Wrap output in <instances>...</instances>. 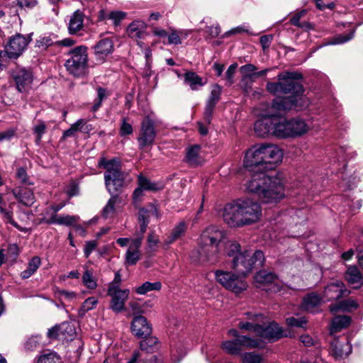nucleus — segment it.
I'll use <instances>...</instances> for the list:
<instances>
[{
	"label": "nucleus",
	"mask_w": 363,
	"mask_h": 363,
	"mask_svg": "<svg viewBox=\"0 0 363 363\" xmlns=\"http://www.w3.org/2000/svg\"><path fill=\"white\" fill-rule=\"evenodd\" d=\"M282 158V150L272 143H257L245 152L244 167L250 172H255L245 184L246 190L256 194L263 203H277L284 196L280 178L264 172L274 169Z\"/></svg>",
	"instance_id": "nucleus-1"
},
{
	"label": "nucleus",
	"mask_w": 363,
	"mask_h": 363,
	"mask_svg": "<svg viewBox=\"0 0 363 363\" xmlns=\"http://www.w3.org/2000/svg\"><path fill=\"white\" fill-rule=\"evenodd\" d=\"M303 77L298 72H284L277 76L278 82H268L266 89L274 96L290 94L277 97L272 101V108L278 111L299 110L308 106V99L303 97L304 89L298 82Z\"/></svg>",
	"instance_id": "nucleus-2"
},
{
	"label": "nucleus",
	"mask_w": 363,
	"mask_h": 363,
	"mask_svg": "<svg viewBox=\"0 0 363 363\" xmlns=\"http://www.w3.org/2000/svg\"><path fill=\"white\" fill-rule=\"evenodd\" d=\"M262 216L260 204L251 199H239L225 205L223 221L230 228H241L258 222Z\"/></svg>",
	"instance_id": "nucleus-3"
},
{
	"label": "nucleus",
	"mask_w": 363,
	"mask_h": 363,
	"mask_svg": "<svg viewBox=\"0 0 363 363\" xmlns=\"http://www.w3.org/2000/svg\"><path fill=\"white\" fill-rule=\"evenodd\" d=\"M224 238V231L218 227H207L201 235L199 247L189 254L191 261L196 264H216L218 261V245Z\"/></svg>",
	"instance_id": "nucleus-4"
},
{
	"label": "nucleus",
	"mask_w": 363,
	"mask_h": 363,
	"mask_svg": "<svg viewBox=\"0 0 363 363\" xmlns=\"http://www.w3.org/2000/svg\"><path fill=\"white\" fill-rule=\"evenodd\" d=\"M348 147H328L325 150V157L323 160L325 168L330 169L331 174H335L340 181L338 185L343 191L352 189L357 184L356 177L346 171L347 158L349 157Z\"/></svg>",
	"instance_id": "nucleus-5"
},
{
	"label": "nucleus",
	"mask_w": 363,
	"mask_h": 363,
	"mask_svg": "<svg viewBox=\"0 0 363 363\" xmlns=\"http://www.w3.org/2000/svg\"><path fill=\"white\" fill-rule=\"evenodd\" d=\"M225 254L232 258V268L242 275H246L254 269L262 267L265 260L262 250L242 251L240 245L235 240H230L226 243Z\"/></svg>",
	"instance_id": "nucleus-6"
},
{
	"label": "nucleus",
	"mask_w": 363,
	"mask_h": 363,
	"mask_svg": "<svg viewBox=\"0 0 363 363\" xmlns=\"http://www.w3.org/2000/svg\"><path fill=\"white\" fill-rule=\"evenodd\" d=\"M98 165L106 169L104 180L108 193L112 196L118 194L124 184V175L121 171L119 159L114 157L107 160L105 157H101Z\"/></svg>",
	"instance_id": "nucleus-7"
},
{
	"label": "nucleus",
	"mask_w": 363,
	"mask_h": 363,
	"mask_svg": "<svg viewBox=\"0 0 363 363\" xmlns=\"http://www.w3.org/2000/svg\"><path fill=\"white\" fill-rule=\"evenodd\" d=\"M32 33H16L9 38L4 50L0 51V69L6 68L8 59H17L32 40Z\"/></svg>",
	"instance_id": "nucleus-8"
},
{
	"label": "nucleus",
	"mask_w": 363,
	"mask_h": 363,
	"mask_svg": "<svg viewBox=\"0 0 363 363\" xmlns=\"http://www.w3.org/2000/svg\"><path fill=\"white\" fill-rule=\"evenodd\" d=\"M88 48L79 45L69 50L68 59L65 62L66 70L75 77L84 76L88 70Z\"/></svg>",
	"instance_id": "nucleus-9"
},
{
	"label": "nucleus",
	"mask_w": 363,
	"mask_h": 363,
	"mask_svg": "<svg viewBox=\"0 0 363 363\" xmlns=\"http://www.w3.org/2000/svg\"><path fill=\"white\" fill-rule=\"evenodd\" d=\"M308 130L306 122L300 118L289 120L280 117L279 138L299 137Z\"/></svg>",
	"instance_id": "nucleus-10"
},
{
	"label": "nucleus",
	"mask_w": 363,
	"mask_h": 363,
	"mask_svg": "<svg viewBox=\"0 0 363 363\" xmlns=\"http://www.w3.org/2000/svg\"><path fill=\"white\" fill-rule=\"evenodd\" d=\"M221 348L231 355H239L243 349L262 348V342L257 338L240 337L238 339L223 341Z\"/></svg>",
	"instance_id": "nucleus-11"
},
{
	"label": "nucleus",
	"mask_w": 363,
	"mask_h": 363,
	"mask_svg": "<svg viewBox=\"0 0 363 363\" xmlns=\"http://www.w3.org/2000/svg\"><path fill=\"white\" fill-rule=\"evenodd\" d=\"M214 274L216 281L229 291L239 294L247 289L246 281L231 272L216 270Z\"/></svg>",
	"instance_id": "nucleus-12"
},
{
	"label": "nucleus",
	"mask_w": 363,
	"mask_h": 363,
	"mask_svg": "<svg viewBox=\"0 0 363 363\" xmlns=\"http://www.w3.org/2000/svg\"><path fill=\"white\" fill-rule=\"evenodd\" d=\"M280 117L266 116L257 119L254 124L255 134L260 138L273 135L279 138Z\"/></svg>",
	"instance_id": "nucleus-13"
},
{
	"label": "nucleus",
	"mask_w": 363,
	"mask_h": 363,
	"mask_svg": "<svg viewBox=\"0 0 363 363\" xmlns=\"http://www.w3.org/2000/svg\"><path fill=\"white\" fill-rule=\"evenodd\" d=\"M76 43V40L71 38H66L62 40H59L58 36L55 33H48L40 35L36 39L35 46L41 51L46 50L50 47H66L70 48Z\"/></svg>",
	"instance_id": "nucleus-14"
},
{
	"label": "nucleus",
	"mask_w": 363,
	"mask_h": 363,
	"mask_svg": "<svg viewBox=\"0 0 363 363\" xmlns=\"http://www.w3.org/2000/svg\"><path fill=\"white\" fill-rule=\"evenodd\" d=\"M156 138L155 122L150 116H147L141 123L140 135L138 138L139 149L144 150L153 145Z\"/></svg>",
	"instance_id": "nucleus-15"
},
{
	"label": "nucleus",
	"mask_w": 363,
	"mask_h": 363,
	"mask_svg": "<svg viewBox=\"0 0 363 363\" xmlns=\"http://www.w3.org/2000/svg\"><path fill=\"white\" fill-rule=\"evenodd\" d=\"M11 76L19 92H28L30 89L33 81L30 68L16 67L13 70Z\"/></svg>",
	"instance_id": "nucleus-16"
},
{
	"label": "nucleus",
	"mask_w": 363,
	"mask_h": 363,
	"mask_svg": "<svg viewBox=\"0 0 363 363\" xmlns=\"http://www.w3.org/2000/svg\"><path fill=\"white\" fill-rule=\"evenodd\" d=\"M255 335L259 337L264 347V340L274 342L284 337L283 330L275 322H271L267 325L259 324L255 329Z\"/></svg>",
	"instance_id": "nucleus-17"
},
{
	"label": "nucleus",
	"mask_w": 363,
	"mask_h": 363,
	"mask_svg": "<svg viewBox=\"0 0 363 363\" xmlns=\"http://www.w3.org/2000/svg\"><path fill=\"white\" fill-rule=\"evenodd\" d=\"M107 294L111 298L109 304L110 309L116 313H119L125 310V303L130 295L129 289L112 290L111 289H108Z\"/></svg>",
	"instance_id": "nucleus-18"
},
{
	"label": "nucleus",
	"mask_w": 363,
	"mask_h": 363,
	"mask_svg": "<svg viewBox=\"0 0 363 363\" xmlns=\"http://www.w3.org/2000/svg\"><path fill=\"white\" fill-rule=\"evenodd\" d=\"M86 16L83 11L77 9L67 16L65 20L67 32L69 35H79L84 30V20Z\"/></svg>",
	"instance_id": "nucleus-19"
},
{
	"label": "nucleus",
	"mask_w": 363,
	"mask_h": 363,
	"mask_svg": "<svg viewBox=\"0 0 363 363\" xmlns=\"http://www.w3.org/2000/svg\"><path fill=\"white\" fill-rule=\"evenodd\" d=\"M222 87L218 84H214L210 95L206 102L203 120L206 124H210L216 104L220 99Z\"/></svg>",
	"instance_id": "nucleus-20"
},
{
	"label": "nucleus",
	"mask_w": 363,
	"mask_h": 363,
	"mask_svg": "<svg viewBox=\"0 0 363 363\" xmlns=\"http://www.w3.org/2000/svg\"><path fill=\"white\" fill-rule=\"evenodd\" d=\"M351 291L342 281H336L328 284L324 290V297L327 301H338L348 297Z\"/></svg>",
	"instance_id": "nucleus-21"
},
{
	"label": "nucleus",
	"mask_w": 363,
	"mask_h": 363,
	"mask_svg": "<svg viewBox=\"0 0 363 363\" xmlns=\"http://www.w3.org/2000/svg\"><path fill=\"white\" fill-rule=\"evenodd\" d=\"M113 43L108 38H105L98 41L92 47L97 63L102 64L105 62L107 57L113 52Z\"/></svg>",
	"instance_id": "nucleus-22"
},
{
	"label": "nucleus",
	"mask_w": 363,
	"mask_h": 363,
	"mask_svg": "<svg viewBox=\"0 0 363 363\" xmlns=\"http://www.w3.org/2000/svg\"><path fill=\"white\" fill-rule=\"evenodd\" d=\"M131 332L139 339L147 337L152 334V325L143 315H136L131 322Z\"/></svg>",
	"instance_id": "nucleus-23"
},
{
	"label": "nucleus",
	"mask_w": 363,
	"mask_h": 363,
	"mask_svg": "<svg viewBox=\"0 0 363 363\" xmlns=\"http://www.w3.org/2000/svg\"><path fill=\"white\" fill-rule=\"evenodd\" d=\"M330 349L335 358L347 357L352 352V346L347 339L342 341L339 338H334L330 342Z\"/></svg>",
	"instance_id": "nucleus-24"
},
{
	"label": "nucleus",
	"mask_w": 363,
	"mask_h": 363,
	"mask_svg": "<svg viewBox=\"0 0 363 363\" xmlns=\"http://www.w3.org/2000/svg\"><path fill=\"white\" fill-rule=\"evenodd\" d=\"M344 278L347 284L354 289H359L363 286V274L355 265L347 267Z\"/></svg>",
	"instance_id": "nucleus-25"
},
{
	"label": "nucleus",
	"mask_w": 363,
	"mask_h": 363,
	"mask_svg": "<svg viewBox=\"0 0 363 363\" xmlns=\"http://www.w3.org/2000/svg\"><path fill=\"white\" fill-rule=\"evenodd\" d=\"M12 194L19 203L26 206H31L35 202L33 190L26 186L15 187L12 190Z\"/></svg>",
	"instance_id": "nucleus-26"
},
{
	"label": "nucleus",
	"mask_w": 363,
	"mask_h": 363,
	"mask_svg": "<svg viewBox=\"0 0 363 363\" xmlns=\"http://www.w3.org/2000/svg\"><path fill=\"white\" fill-rule=\"evenodd\" d=\"M338 301H339L331 303L329 306V310L331 313H336L338 311L350 313L358 308L359 306L357 300L352 298Z\"/></svg>",
	"instance_id": "nucleus-27"
},
{
	"label": "nucleus",
	"mask_w": 363,
	"mask_h": 363,
	"mask_svg": "<svg viewBox=\"0 0 363 363\" xmlns=\"http://www.w3.org/2000/svg\"><path fill=\"white\" fill-rule=\"evenodd\" d=\"M240 72L243 74L241 79V83H245V90L251 88L252 82L254 81L253 73L257 70V67L252 64H246L240 68Z\"/></svg>",
	"instance_id": "nucleus-28"
},
{
	"label": "nucleus",
	"mask_w": 363,
	"mask_h": 363,
	"mask_svg": "<svg viewBox=\"0 0 363 363\" xmlns=\"http://www.w3.org/2000/svg\"><path fill=\"white\" fill-rule=\"evenodd\" d=\"M186 230V223L184 221L179 222L172 230L169 235L164 240V245L168 247L169 245L178 240Z\"/></svg>",
	"instance_id": "nucleus-29"
},
{
	"label": "nucleus",
	"mask_w": 363,
	"mask_h": 363,
	"mask_svg": "<svg viewBox=\"0 0 363 363\" xmlns=\"http://www.w3.org/2000/svg\"><path fill=\"white\" fill-rule=\"evenodd\" d=\"M142 339L143 340L140 342V348L141 350L147 353H152L157 350L159 341L156 337L150 335Z\"/></svg>",
	"instance_id": "nucleus-30"
},
{
	"label": "nucleus",
	"mask_w": 363,
	"mask_h": 363,
	"mask_svg": "<svg viewBox=\"0 0 363 363\" xmlns=\"http://www.w3.org/2000/svg\"><path fill=\"white\" fill-rule=\"evenodd\" d=\"M41 264L40 258L38 256L33 257L28 264L27 269L23 271L21 277L23 279H26L30 277L39 268Z\"/></svg>",
	"instance_id": "nucleus-31"
},
{
	"label": "nucleus",
	"mask_w": 363,
	"mask_h": 363,
	"mask_svg": "<svg viewBox=\"0 0 363 363\" xmlns=\"http://www.w3.org/2000/svg\"><path fill=\"white\" fill-rule=\"evenodd\" d=\"M184 81L189 85L192 90H196L199 87L204 85L202 78L193 72H187L185 73Z\"/></svg>",
	"instance_id": "nucleus-32"
},
{
	"label": "nucleus",
	"mask_w": 363,
	"mask_h": 363,
	"mask_svg": "<svg viewBox=\"0 0 363 363\" xmlns=\"http://www.w3.org/2000/svg\"><path fill=\"white\" fill-rule=\"evenodd\" d=\"M351 320V318L348 315H337L332 320V330L335 332H339L347 328L350 324Z\"/></svg>",
	"instance_id": "nucleus-33"
},
{
	"label": "nucleus",
	"mask_w": 363,
	"mask_h": 363,
	"mask_svg": "<svg viewBox=\"0 0 363 363\" xmlns=\"http://www.w3.org/2000/svg\"><path fill=\"white\" fill-rule=\"evenodd\" d=\"M318 305V294L313 292L308 294L303 298L301 303V308L307 311H313Z\"/></svg>",
	"instance_id": "nucleus-34"
},
{
	"label": "nucleus",
	"mask_w": 363,
	"mask_h": 363,
	"mask_svg": "<svg viewBox=\"0 0 363 363\" xmlns=\"http://www.w3.org/2000/svg\"><path fill=\"white\" fill-rule=\"evenodd\" d=\"M162 288V284L160 281L150 282L145 281L141 286L135 289V291L140 295L146 294L149 291H159Z\"/></svg>",
	"instance_id": "nucleus-35"
},
{
	"label": "nucleus",
	"mask_w": 363,
	"mask_h": 363,
	"mask_svg": "<svg viewBox=\"0 0 363 363\" xmlns=\"http://www.w3.org/2000/svg\"><path fill=\"white\" fill-rule=\"evenodd\" d=\"M79 220V217L78 216L61 214L58 215L56 220H52L51 223H55V225L74 226Z\"/></svg>",
	"instance_id": "nucleus-36"
},
{
	"label": "nucleus",
	"mask_w": 363,
	"mask_h": 363,
	"mask_svg": "<svg viewBox=\"0 0 363 363\" xmlns=\"http://www.w3.org/2000/svg\"><path fill=\"white\" fill-rule=\"evenodd\" d=\"M277 278L278 277L276 274L266 270H260L255 277L256 281L262 284L272 283L277 280Z\"/></svg>",
	"instance_id": "nucleus-37"
},
{
	"label": "nucleus",
	"mask_w": 363,
	"mask_h": 363,
	"mask_svg": "<svg viewBox=\"0 0 363 363\" xmlns=\"http://www.w3.org/2000/svg\"><path fill=\"white\" fill-rule=\"evenodd\" d=\"M200 150V146L195 145L190 147L186 152V160L188 163L192 166H197L200 163L199 153Z\"/></svg>",
	"instance_id": "nucleus-38"
},
{
	"label": "nucleus",
	"mask_w": 363,
	"mask_h": 363,
	"mask_svg": "<svg viewBox=\"0 0 363 363\" xmlns=\"http://www.w3.org/2000/svg\"><path fill=\"white\" fill-rule=\"evenodd\" d=\"M119 198L118 194L111 195V197L108 201L106 205L102 211V216L104 218H108L112 216L115 212V205L118 201Z\"/></svg>",
	"instance_id": "nucleus-39"
},
{
	"label": "nucleus",
	"mask_w": 363,
	"mask_h": 363,
	"mask_svg": "<svg viewBox=\"0 0 363 363\" xmlns=\"http://www.w3.org/2000/svg\"><path fill=\"white\" fill-rule=\"evenodd\" d=\"M54 211L50 206L45 208L43 212L40 214V218L38 219V224L54 225L55 223H51L52 220H56L58 215L54 216Z\"/></svg>",
	"instance_id": "nucleus-40"
},
{
	"label": "nucleus",
	"mask_w": 363,
	"mask_h": 363,
	"mask_svg": "<svg viewBox=\"0 0 363 363\" xmlns=\"http://www.w3.org/2000/svg\"><path fill=\"white\" fill-rule=\"evenodd\" d=\"M138 185H140L145 191H156L162 189L158 184L152 182L145 177L140 174L138 177Z\"/></svg>",
	"instance_id": "nucleus-41"
},
{
	"label": "nucleus",
	"mask_w": 363,
	"mask_h": 363,
	"mask_svg": "<svg viewBox=\"0 0 363 363\" xmlns=\"http://www.w3.org/2000/svg\"><path fill=\"white\" fill-rule=\"evenodd\" d=\"M97 92V97L94 100V104L91 108V111L94 112L97 111L101 106L102 101L106 99L108 96L107 89L101 86H98L96 89Z\"/></svg>",
	"instance_id": "nucleus-42"
},
{
	"label": "nucleus",
	"mask_w": 363,
	"mask_h": 363,
	"mask_svg": "<svg viewBox=\"0 0 363 363\" xmlns=\"http://www.w3.org/2000/svg\"><path fill=\"white\" fill-rule=\"evenodd\" d=\"M37 363H60V357L54 352H48L39 356Z\"/></svg>",
	"instance_id": "nucleus-43"
},
{
	"label": "nucleus",
	"mask_w": 363,
	"mask_h": 363,
	"mask_svg": "<svg viewBox=\"0 0 363 363\" xmlns=\"http://www.w3.org/2000/svg\"><path fill=\"white\" fill-rule=\"evenodd\" d=\"M143 24L139 21L131 23L128 27V33L130 37L140 38L143 34L142 31Z\"/></svg>",
	"instance_id": "nucleus-44"
},
{
	"label": "nucleus",
	"mask_w": 363,
	"mask_h": 363,
	"mask_svg": "<svg viewBox=\"0 0 363 363\" xmlns=\"http://www.w3.org/2000/svg\"><path fill=\"white\" fill-rule=\"evenodd\" d=\"M16 178L19 183L24 186L34 184L30 177L28 175L26 169L23 167H20L17 169Z\"/></svg>",
	"instance_id": "nucleus-45"
},
{
	"label": "nucleus",
	"mask_w": 363,
	"mask_h": 363,
	"mask_svg": "<svg viewBox=\"0 0 363 363\" xmlns=\"http://www.w3.org/2000/svg\"><path fill=\"white\" fill-rule=\"evenodd\" d=\"M355 28H353L347 34H339L335 36L333 40L329 43L332 45L343 44L352 40L355 33Z\"/></svg>",
	"instance_id": "nucleus-46"
},
{
	"label": "nucleus",
	"mask_w": 363,
	"mask_h": 363,
	"mask_svg": "<svg viewBox=\"0 0 363 363\" xmlns=\"http://www.w3.org/2000/svg\"><path fill=\"white\" fill-rule=\"evenodd\" d=\"M82 282L89 289H95L97 287V283L93 277V274L89 269H86L82 276Z\"/></svg>",
	"instance_id": "nucleus-47"
},
{
	"label": "nucleus",
	"mask_w": 363,
	"mask_h": 363,
	"mask_svg": "<svg viewBox=\"0 0 363 363\" xmlns=\"http://www.w3.org/2000/svg\"><path fill=\"white\" fill-rule=\"evenodd\" d=\"M86 121L84 119H79L74 123H73L69 128L65 130L62 134V138L65 139L69 137H72L75 132L80 129L84 124Z\"/></svg>",
	"instance_id": "nucleus-48"
},
{
	"label": "nucleus",
	"mask_w": 363,
	"mask_h": 363,
	"mask_svg": "<svg viewBox=\"0 0 363 363\" xmlns=\"http://www.w3.org/2000/svg\"><path fill=\"white\" fill-rule=\"evenodd\" d=\"M41 337L40 335H34L29 337L24 344L26 350L33 351L40 347Z\"/></svg>",
	"instance_id": "nucleus-49"
},
{
	"label": "nucleus",
	"mask_w": 363,
	"mask_h": 363,
	"mask_svg": "<svg viewBox=\"0 0 363 363\" xmlns=\"http://www.w3.org/2000/svg\"><path fill=\"white\" fill-rule=\"evenodd\" d=\"M45 131L46 125L42 121H39L38 123L33 126V132L35 135V143L37 144H40L43 135L45 134Z\"/></svg>",
	"instance_id": "nucleus-50"
},
{
	"label": "nucleus",
	"mask_w": 363,
	"mask_h": 363,
	"mask_svg": "<svg viewBox=\"0 0 363 363\" xmlns=\"http://www.w3.org/2000/svg\"><path fill=\"white\" fill-rule=\"evenodd\" d=\"M60 333L66 339L72 340L75 335V329L69 323H63L60 325Z\"/></svg>",
	"instance_id": "nucleus-51"
},
{
	"label": "nucleus",
	"mask_w": 363,
	"mask_h": 363,
	"mask_svg": "<svg viewBox=\"0 0 363 363\" xmlns=\"http://www.w3.org/2000/svg\"><path fill=\"white\" fill-rule=\"evenodd\" d=\"M0 213L2 215V218L6 223H9L15 228H18V225L13 218V212L10 208H4L0 204Z\"/></svg>",
	"instance_id": "nucleus-52"
},
{
	"label": "nucleus",
	"mask_w": 363,
	"mask_h": 363,
	"mask_svg": "<svg viewBox=\"0 0 363 363\" xmlns=\"http://www.w3.org/2000/svg\"><path fill=\"white\" fill-rule=\"evenodd\" d=\"M286 323L290 327L303 328L304 325H306L307 320L305 317H290L286 319Z\"/></svg>",
	"instance_id": "nucleus-53"
},
{
	"label": "nucleus",
	"mask_w": 363,
	"mask_h": 363,
	"mask_svg": "<svg viewBox=\"0 0 363 363\" xmlns=\"http://www.w3.org/2000/svg\"><path fill=\"white\" fill-rule=\"evenodd\" d=\"M108 19L112 20L115 26H118L121 21L126 17V13L120 11H113L108 14Z\"/></svg>",
	"instance_id": "nucleus-54"
},
{
	"label": "nucleus",
	"mask_w": 363,
	"mask_h": 363,
	"mask_svg": "<svg viewBox=\"0 0 363 363\" xmlns=\"http://www.w3.org/2000/svg\"><path fill=\"white\" fill-rule=\"evenodd\" d=\"M140 259V251L128 250L125 254V262L129 265H134Z\"/></svg>",
	"instance_id": "nucleus-55"
},
{
	"label": "nucleus",
	"mask_w": 363,
	"mask_h": 363,
	"mask_svg": "<svg viewBox=\"0 0 363 363\" xmlns=\"http://www.w3.org/2000/svg\"><path fill=\"white\" fill-rule=\"evenodd\" d=\"M262 357L255 352H246L242 357L243 363H260Z\"/></svg>",
	"instance_id": "nucleus-56"
},
{
	"label": "nucleus",
	"mask_w": 363,
	"mask_h": 363,
	"mask_svg": "<svg viewBox=\"0 0 363 363\" xmlns=\"http://www.w3.org/2000/svg\"><path fill=\"white\" fill-rule=\"evenodd\" d=\"M238 67L237 63H233L229 66L226 72H225V79L227 81V84L228 86H230L234 83V74L235 73L236 69Z\"/></svg>",
	"instance_id": "nucleus-57"
},
{
	"label": "nucleus",
	"mask_w": 363,
	"mask_h": 363,
	"mask_svg": "<svg viewBox=\"0 0 363 363\" xmlns=\"http://www.w3.org/2000/svg\"><path fill=\"white\" fill-rule=\"evenodd\" d=\"M133 133L132 125L127 123V118H123L120 127V135L121 136L128 135Z\"/></svg>",
	"instance_id": "nucleus-58"
},
{
	"label": "nucleus",
	"mask_w": 363,
	"mask_h": 363,
	"mask_svg": "<svg viewBox=\"0 0 363 363\" xmlns=\"http://www.w3.org/2000/svg\"><path fill=\"white\" fill-rule=\"evenodd\" d=\"M259 323H256L254 321H240L238 323V328L245 331H254L255 333V329L257 326H259Z\"/></svg>",
	"instance_id": "nucleus-59"
},
{
	"label": "nucleus",
	"mask_w": 363,
	"mask_h": 363,
	"mask_svg": "<svg viewBox=\"0 0 363 363\" xmlns=\"http://www.w3.org/2000/svg\"><path fill=\"white\" fill-rule=\"evenodd\" d=\"M97 303L98 301L96 298L94 297H89L83 302L82 305V310L84 312H87L94 308Z\"/></svg>",
	"instance_id": "nucleus-60"
},
{
	"label": "nucleus",
	"mask_w": 363,
	"mask_h": 363,
	"mask_svg": "<svg viewBox=\"0 0 363 363\" xmlns=\"http://www.w3.org/2000/svg\"><path fill=\"white\" fill-rule=\"evenodd\" d=\"M122 279L121 275L119 271H117L115 273L113 280L109 284L108 289H111L112 290L121 289L120 286L121 284Z\"/></svg>",
	"instance_id": "nucleus-61"
},
{
	"label": "nucleus",
	"mask_w": 363,
	"mask_h": 363,
	"mask_svg": "<svg viewBox=\"0 0 363 363\" xmlns=\"http://www.w3.org/2000/svg\"><path fill=\"white\" fill-rule=\"evenodd\" d=\"M319 11H324L328 9L329 11L326 13L327 16H330L333 14V9L335 6V2H330L329 4H324L323 0H319Z\"/></svg>",
	"instance_id": "nucleus-62"
},
{
	"label": "nucleus",
	"mask_w": 363,
	"mask_h": 363,
	"mask_svg": "<svg viewBox=\"0 0 363 363\" xmlns=\"http://www.w3.org/2000/svg\"><path fill=\"white\" fill-rule=\"evenodd\" d=\"M97 247V242L96 240H90L86 242L84 253L86 258H88L91 253L96 249Z\"/></svg>",
	"instance_id": "nucleus-63"
},
{
	"label": "nucleus",
	"mask_w": 363,
	"mask_h": 363,
	"mask_svg": "<svg viewBox=\"0 0 363 363\" xmlns=\"http://www.w3.org/2000/svg\"><path fill=\"white\" fill-rule=\"evenodd\" d=\"M136 236L135 239L131 240L128 250L140 251L139 249L141 246L143 238H142V236Z\"/></svg>",
	"instance_id": "nucleus-64"
}]
</instances>
